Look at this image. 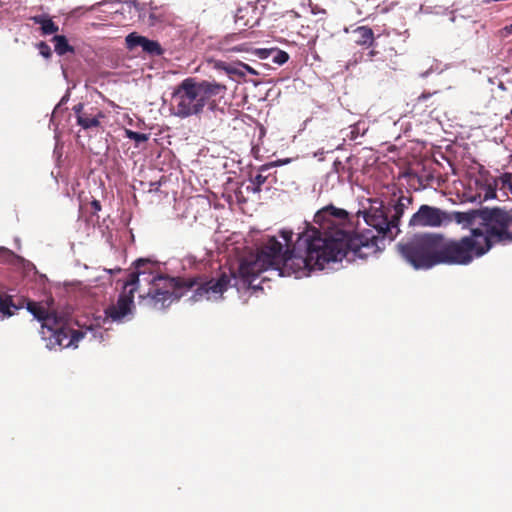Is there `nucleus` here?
Wrapping results in <instances>:
<instances>
[{
    "instance_id": "obj_27",
    "label": "nucleus",
    "mask_w": 512,
    "mask_h": 512,
    "mask_svg": "<svg viewBox=\"0 0 512 512\" xmlns=\"http://www.w3.org/2000/svg\"><path fill=\"white\" fill-rule=\"evenodd\" d=\"M437 94V91L432 93L424 92L416 99V105L425 104L426 107H432L434 103L426 104L427 100H429L433 95Z\"/></svg>"
},
{
    "instance_id": "obj_36",
    "label": "nucleus",
    "mask_w": 512,
    "mask_h": 512,
    "mask_svg": "<svg viewBox=\"0 0 512 512\" xmlns=\"http://www.w3.org/2000/svg\"><path fill=\"white\" fill-rule=\"evenodd\" d=\"M232 50H234V51H242L243 49H242L241 46H237V47L232 48Z\"/></svg>"
},
{
    "instance_id": "obj_18",
    "label": "nucleus",
    "mask_w": 512,
    "mask_h": 512,
    "mask_svg": "<svg viewBox=\"0 0 512 512\" xmlns=\"http://www.w3.org/2000/svg\"><path fill=\"white\" fill-rule=\"evenodd\" d=\"M352 38L356 44H370L373 40V31L366 26H360L352 32Z\"/></svg>"
},
{
    "instance_id": "obj_34",
    "label": "nucleus",
    "mask_w": 512,
    "mask_h": 512,
    "mask_svg": "<svg viewBox=\"0 0 512 512\" xmlns=\"http://www.w3.org/2000/svg\"><path fill=\"white\" fill-rule=\"evenodd\" d=\"M505 31L508 33V34H511L512 33V23L508 26H506L505 28Z\"/></svg>"
},
{
    "instance_id": "obj_37",
    "label": "nucleus",
    "mask_w": 512,
    "mask_h": 512,
    "mask_svg": "<svg viewBox=\"0 0 512 512\" xmlns=\"http://www.w3.org/2000/svg\"><path fill=\"white\" fill-rule=\"evenodd\" d=\"M511 114H512V109H511Z\"/></svg>"
},
{
    "instance_id": "obj_6",
    "label": "nucleus",
    "mask_w": 512,
    "mask_h": 512,
    "mask_svg": "<svg viewBox=\"0 0 512 512\" xmlns=\"http://www.w3.org/2000/svg\"><path fill=\"white\" fill-rule=\"evenodd\" d=\"M27 310L41 322V337L49 350L77 348L79 341L86 335L82 330L69 327L64 317L48 311L39 302L28 300Z\"/></svg>"
},
{
    "instance_id": "obj_15",
    "label": "nucleus",
    "mask_w": 512,
    "mask_h": 512,
    "mask_svg": "<svg viewBox=\"0 0 512 512\" xmlns=\"http://www.w3.org/2000/svg\"><path fill=\"white\" fill-rule=\"evenodd\" d=\"M281 161H273L267 164L260 166L259 173L251 179V186H247L248 191H252L253 193H260L262 191V186L267 182L270 174H265L270 168L280 165Z\"/></svg>"
},
{
    "instance_id": "obj_32",
    "label": "nucleus",
    "mask_w": 512,
    "mask_h": 512,
    "mask_svg": "<svg viewBox=\"0 0 512 512\" xmlns=\"http://www.w3.org/2000/svg\"><path fill=\"white\" fill-rule=\"evenodd\" d=\"M496 197V191L493 189H489L485 195V199L488 198H495Z\"/></svg>"
},
{
    "instance_id": "obj_8",
    "label": "nucleus",
    "mask_w": 512,
    "mask_h": 512,
    "mask_svg": "<svg viewBox=\"0 0 512 512\" xmlns=\"http://www.w3.org/2000/svg\"><path fill=\"white\" fill-rule=\"evenodd\" d=\"M384 239V234H374L371 230H368L365 234H355L344 242L343 252L345 255L343 259L353 261L355 258H368L372 255H376L380 252L379 242Z\"/></svg>"
},
{
    "instance_id": "obj_33",
    "label": "nucleus",
    "mask_w": 512,
    "mask_h": 512,
    "mask_svg": "<svg viewBox=\"0 0 512 512\" xmlns=\"http://www.w3.org/2000/svg\"><path fill=\"white\" fill-rule=\"evenodd\" d=\"M241 36V33H233L231 35H228L226 38H225V41L229 40V39H238L240 38Z\"/></svg>"
},
{
    "instance_id": "obj_25",
    "label": "nucleus",
    "mask_w": 512,
    "mask_h": 512,
    "mask_svg": "<svg viewBox=\"0 0 512 512\" xmlns=\"http://www.w3.org/2000/svg\"><path fill=\"white\" fill-rule=\"evenodd\" d=\"M126 136L129 139L134 140L136 143L146 142L149 139L148 134L140 133V132H136V131H132V130H128V129L126 130Z\"/></svg>"
},
{
    "instance_id": "obj_26",
    "label": "nucleus",
    "mask_w": 512,
    "mask_h": 512,
    "mask_svg": "<svg viewBox=\"0 0 512 512\" xmlns=\"http://www.w3.org/2000/svg\"><path fill=\"white\" fill-rule=\"evenodd\" d=\"M37 48L39 50V53L46 59H49L51 56H52V50L50 48V46L44 42V41H40L38 44H37Z\"/></svg>"
},
{
    "instance_id": "obj_16",
    "label": "nucleus",
    "mask_w": 512,
    "mask_h": 512,
    "mask_svg": "<svg viewBox=\"0 0 512 512\" xmlns=\"http://www.w3.org/2000/svg\"><path fill=\"white\" fill-rule=\"evenodd\" d=\"M31 20L41 26L40 29L43 35H51L59 31V26L47 15H36L31 17Z\"/></svg>"
},
{
    "instance_id": "obj_9",
    "label": "nucleus",
    "mask_w": 512,
    "mask_h": 512,
    "mask_svg": "<svg viewBox=\"0 0 512 512\" xmlns=\"http://www.w3.org/2000/svg\"><path fill=\"white\" fill-rule=\"evenodd\" d=\"M136 288L124 289L116 303L109 305L105 309V316L112 322H122L126 316L132 314L134 308V292Z\"/></svg>"
},
{
    "instance_id": "obj_23",
    "label": "nucleus",
    "mask_w": 512,
    "mask_h": 512,
    "mask_svg": "<svg viewBox=\"0 0 512 512\" xmlns=\"http://www.w3.org/2000/svg\"><path fill=\"white\" fill-rule=\"evenodd\" d=\"M272 55V61L278 65H283L289 59L288 53L282 50L273 49Z\"/></svg>"
},
{
    "instance_id": "obj_24",
    "label": "nucleus",
    "mask_w": 512,
    "mask_h": 512,
    "mask_svg": "<svg viewBox=\"0 0 512 512\" xmlns=\"http://www.w3.org/2000/svg\"><path fill=\"white\" fill-rule=\"evenodd\" d=\"M216 67L218 69H222L226 71L228 74H237V75H244V73L239 69V66H234L227 64L225 62H217Z\"/></svg>"
},
{
    "instance_id": "obj_13",
    "label": "nucleus",
    "mask_w": 512,
    "mask_h": 512,
    "mask_svg": "<svg viewBox=\"0 0 512 512\" xmlns=\"http://www.w3.org/2000/svg\"><path fill=\"white\" fill-rule=\"evenodd\" d=\"M219 97L213 98L212 105L206 107L205 125L212 131L221 128L225 123L226 111L219 107Z\"/></svg>"
},
{
    "instance_id": "obj_31",
    "label": "nucleus",
    "mask_w": 512,
    "mask_h": 512,
    "mask_svg": "<svg viewBox=\"0 0 512 512\" xmlns=\"http://www.w3.org/2000/svg\"><path fill=\"white\" fill-rule=\"evenodd\" d=\"M238 66L243 68L244 70H246L248 73H250L252 75H256L257 74L256 71L252 67H250L248 64L240 62L238 64Z\"/></svg>"
},
{
    "instance_id": "obj_7",
    "label": "nucleus",
    "mask_w": 512,
    "mask_h": 512,
    "mask_svg": "<svg viewBox=\"0 0 512 512\" xmlns=\"http://www.w3.org/2000/svg\"><path fill=\"white\" fill-rule=\"evenodd\" d=\"M441 234L424 233L399 244L401 255L415 269H429L440 264Z\"/></svg>"
},
{
    "instance_id": "obj_2",
    "label": "nucleus",
    "mask_w": 512,
    "mask_h": 512,
    "mask_svg": "<svg viewBox=\"0 0 512 512\" xmlns=\"http://www.w3.org/2000/svg\"><path fill=\"white\" fill-rule=\"evenodd\" d=\"M355 216L334 205H327L316 212L314 224L298 234V248L305 246L310 261L321 270L330 262L343 260L344 242L355 232Z\"/></svg>"
},
{
    "instance_id": "obj_11",
    "label": "nucleus",
    "mask_w": 512,
    "mask_h": 512,
    "mask_svg": "<svg viewBox=\"0 0 512 512\" xmlns=\"http://www.w3.org/2000/svg\"><path fill=\"white\" fill-rule=\"evenodd\" d=\"M410 203V198L401 196L394 204L389 203V205L386 206V238L393 240L400 232V219L404 214V210Z\"/></svg>"
},
{
    "instance_id": "obj_35",
    "label": "nucleus",
    "mask_w": 512,
    "mask_h": 512,
    "mask_svg": "<svg viewBox=\"0 0 512 512\" xmlns=\"http://www.w3.org/2000/svg\"><path fill=\"white\" fill-rule=\"evenodd\" d=\"M120 271H121V268L109 270L110 273H115V272H120Z\"/></svg>"
},
{
    "instance_id": "obj_30",
    "label": "nucleus",
    "mask_w": 512,
    "mask_h": 512,
    "mask_svg": "<svg viewBox=\"0 0 512 512\" xmlns=\"http://www.w3.org/2000/svg\"><path fill=\"white\" fill-rule=\"evenodd\" d=\"M501 179H502V183H503L504 187L507 185V186H509V188L512 189V175L511 174H505Z\"/></svg>"
},
{
    "instance_id": "obj_22",
    "label": "nucleus",
    "mask_w": 512,
    "mask_h": 512,
    "mask_svg": "<svg viewBox=\"0 0 512 512\" xmlns=\"http://www.w3.org/2000/svg\"><path fill=\"white\" fill-rule=\"evenodd\" d=\"M143 41L144 36L137 35L136 33H130L126 37V44L129 49H133L138 46L141 47Z\"/></svg>"
},
{
    "instance_id": "obj_17",
    "label": "nucleus",
    "mask_w": 512,
    "mask_h": 512,
    "mask_svg": "<svg viewBox=\"0 0 512 512\" xmlns=\"http://www.w3.org/2000/svg\"><path fill=\"white\" fill-rule=\"evenodd\" d=\"M351 158H347L345 162L340 160H335L333 163V169L338 174V177L342 180L350 181L353 176L352 166H351Z\"/></svg>"
},
{
    "instance_id": "obj_12",
    "label": "nucleus",
    "mask_w": 512,
    "mask_h": 512,
    "mask_svg": "<svg viewBox=\"0 0 512 512\" xmlns=\"http://www.w3.org/2000/svg\"><path fill=\"white\" fill-rule=\"evenodd\" d=\"M369 207L364 208L363 211L359 210L356 214H363L364 220L372 227L376 233L384 234V200L380 198L368 199Z\"/></svg>"
},
{
    "instance_id": "obj_28",
    "label": "nucleus",
    "mask_w": 512,
    "mask_h": 512,
    "mask_svg": "<svg viewBox=\"0 0 512 512\" xmlns=\"http://www.w3.org/2000/svg\"><path fill=\"white\" fill-rule=\"evenodd\" d=\"M272 51L273 49H258L256 51V54L261 58V59H266L268 58L270 55H272Z\"/></svg>"
},
{
    "instance_id": "obj_19",
    "label": "nucleus",
    "mask_w": 512,
    "mask_h": 512,
    "mask_svg": "<svg viewBox=\"0 0 512 512\" xmlns=\"http://www.w3.org/2000/svg\"><path fill=\"white\" fill-rule=\"evenodd\" d=\"M52 42H54L55 52L60 56L75 52L74 47L68 43V40L64 35H55L52 38Z\"/></svg>"
},
{
    "instance_id": "obj_14",
    "label": "nucleus",
    "mask_w": 512,
    "mask_h": 512,
    "mask_svg": "<svg viewBox=\"0 0 512 512\" xmlns=\"http://www.w3.org/2000/svg\"><path fill=\"white\" fill-rule=\"evenodd\" d=\"M73 111L75 113L78 125H80L83 129L99 127V119L105 117L101 111H97V113L85 111L84 105L82 103L75 105L73 107Z\"/></svg>"
},
{
    "instance_id": "obj_5",
    "label": "nucleus",
    "mask_w": 512,
    "mask_h": 512,
    "mask_svg": "<svg viewBox=\"0 0 512 512\" xmlns=\"http://www.w3.org/2000/svg\"><path fill=\"white\" fill-rule=\"evenodd\" d=\"M225 92L224 84L187 77L174 88L171 94V112L181 119L200 117L206 107L212 105L213 98H222Z\"/></svg>"
},
{
    "instance_id": "obj_3",
    "label": "nucleus",
    "mask_w": 512,
    "mask_h": 512,
    "mask_svg": "<svg viewBox=\"0 0 512 512\" xmlns=\"http://www.w3.org/2000/svg\"><path fill=\"white\" fill-rule=\"evenodd\" d=\"M482 222L471 229V235L459 240L445 239L441 235L440 264L467 265L486 254L494 245L512 243V212L501 208L480 211Z\"/></svg>"
},
{
    "instance_id": "obj_20",
    "label": "nucleus",
    "mask_w": 512,
    "mask_h": 512,
    "mask_svg": "<svg viewBox=\"0 0 512 512\" xmlns=\"http://www.w3.org/2000/svg\"><path fill=\"white\" fill-rule=\"evenodd\" d=\"M141 47L144 52L153 56H160L163 53V49L157 41L150 40L146 37H144Z\"/></svg>"
},
{
    "instance_id": "obj_1",
    "label": "nucleus",
    "mask_w": 512,
    "mask_h": 512,
    "mask_svg": "<svg viewBox=\"0 0 512 512\" xmlns=\"http://www.w3.org/2000/svg\"><path fill=\"white\" fill-rule=\"evenodd\" d=\"M157 266L148 259H138L135 262V271L129 274L125 281L124 289L127 287L138 288V284L142 280L150 284V288L146 295L140 296V304L155 310H162L168 307L173 301L182 296L181 289H191L196 287L192 298L195 301L203 299H218L231 286L234 280L237 284V276L229 270L222 272L215 279L212 278L205 282H199V279H182L171 278L160 274L154 275Z\"/></svg>"
},
{
    "instance_id": "obj_4",
    "label": "nucleus",
    "mask_w": 512,
    "mask_h": 512,
    "mask_svg": "<svg viewBox=\"0 0 512 512\" xmlns=\"http://www.w3.org/2000/svg\"><path fill=\"white\" fill-rule=\"evenodd\" d=\"M280 236L285 244L275 236L268 237L255 256L240 263L238 275L244 284L252 285L254 279L268 269L279 271L281 276L294 275L296 278L307 276L311 270L317 269L305 252V246L297 247L298 238L293 243L291 230H281Z\"/></svg>"
},
{
    "instance_id": "obj_29",
    "label": "nucleus",
    "mask_w": 512,
    "mask_h": 512,
    "mask_svg": "<svg viewBox=\"0 0 512 512\" xmlns=\"http://www.w3.org/2000/svg\"><path fill=\"white\" fill-rule=\"evenodd\" d=\"M90 206H91V213L93 215H96L100 210H101V204H100V201L94 199L93 201H91L90 203Z\"/></svg>"
},
{
    "instance_id": "obj_10",
    "label": "nucleus",
    "mask_w": 512,
    "mask_h": 512,
    "mask_svg": "<svg viewBox=\"0 0 512 512\" xmlns=\"http://www.w3.org/2000/svg\"><path fill=\"white\" fill-rule=\"evenodd\" d=\"M448 220L446 212L429 205H421L409 221L410 226L439 227Z\"/></svg>"
},
{
    "instance_id": "obj_21",
    "label": "nucleus",
    "mask_w": 512,
    "mask_h": 512,
    "mask_svg": "<svg viewBox=\"0 0 512 512\" xmlns=\"http://www.w3.org/2000/svg\"><path fill=\"white\" fill-rule=\"evenodd\" d=\"M13 309H18L12 302V299L11 297L9 296H5V297H2L0 295V312L4 315V316H12L13 315Z\"/></svg>"
}]
</instances>
